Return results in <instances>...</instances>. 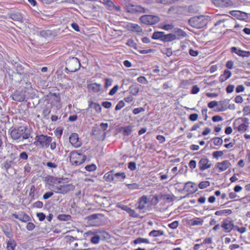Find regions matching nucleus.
Returning <instances> with one entry per match:
<instances>
[{"label": "nucleus", "instance_id": "f257e3e1", "mask_svg": "<svg viewBox=\"0 0 250 250\" xmlns=\"http://www.w3.org/2000/svg\"><path fill=\"white\" fill-rule=\"evenodd\" d=\"M30 135L31 129L27 125L15 127L10 131L11 138L17 142H23L28 139Z\"/></svg>", "mask_w": 250, "mask_h": 250}, {"label": "nucleus", "instance_id": "f03ea898", "mask_svg": "<svg viewBox=\"0 0 250 250\" xmlns=\"http://www.w3.org/2000/svg\"><path fill=\"white\" fill-rule=\"evenodd\" d=\"M174 196L170 194H160L155 195H150L149 197L146 195H143L139 199V203H147L149 200L151 202L157 203L160 201L171 202L173 201Z\"/></svg>", "mask_w": 250, "mask_h": 250}, {"label": "nucleus", "instance_id": "7ed1b4c3", "mask_svg": "<svg viewBox=\"0 0 250 250\" xmlns=\"http://www.w3.org/2000/svg\"><path fill=\"white\" fill-rule=\"evenodd\" d=\"M208 22V19L205 16L194 17L188 20L189 24L193 27L200 29L205 26Z\"/></svg>", "mask_w": 250, "mask_h": 250}, {"label": "nucleus", "instance_id": "20e7f679", "mask_svg": "<svg viewBox=\"0 0 250 250\" xmlns=\"http://www.w3.org/2000/svg\"><path fill=\"white\" fill-rule=\"evenodd\" d=\"M108 127L107 123H101L100 125H95L92 129V135L98 139L103 140L105 137L104 131Z\"/></svg>", "mask_w": 250, "mask_h": 250}, {"label": "nucleus", "instance_id": "39448f33", "mask_svg": "<svg viewBox=\"0 0 250 250\" xmlns=\"http://www.w3.org/2000/svg\"><path fill=\"white\" fill-rule=\"evenodd\" d=\"M125 11L132 15H138L142 13H145L147 9L140 5L133 4L128 3L125 5Z\"/></svg>", "mask_w": 250, "mask_h": 250}, {"label": "nucleus", "instance_id": "423d86ee", "mask_svg": "<svg viewBox=\"0 0 250 250\" xmlns=\"http://www.w3.org/2000/svg\"><path fill=\"white\" fill-rule=\"evenodd\" d=\"M81 63L78 59L76 57L69 58L66 61L65 70L68 72H74L77 71L80 67Z\"/></svg>", "mask_w": 250, "mask_h": 250}, {"label": "nucleus", "instance_id": "0eeeda50", "mask_svg": "<svg viewBox=\"0 0 250 250\" xmlns=\"http://www.w3.org/2000/svg\"><path fill=\"white\" fill-rule=\"evenodd\" d=\"M52 138L50 136L44 135H37L34 144L42 148L48 147L51 143Z\"/></svg>", "mask_w": 250, "mask_h": 250}, {"label": "nucleus", "instance_id": "6e6552de", "mask_svg": "<svg viewBox=\"0 0 250 250\" xmlns=\"http://www.w3.org/2000/svg\"><path fill=\"white\" fill-rule=\"evenodd\" d=\"M70 162L72 165L78 166L83 163L86 157L77 151H72L69 155Z\"/></svg>", "mask_w": 250, "mask_h": 250}, {"label": "nucleus", "instance_id": "1a4fd4ad", "mask_svg": "<svg viewBox=\"0 0 250 250\" xmlns=\"http://www.w3.org/2000/svg\"><path fill=\"white\" fill-rule=\"evenodd\" d=\"M141 22L146 25H154L160 21L158 16L152 15H145L142 16L139 19Z\"/></svg>", "mask_w": 250, "mask_h": 250}, {"label": "nucleus", "instance_id": "9d476101", "mask_svg": "<svg viewBox=\"0 0 250 250\" xmlns=\"http://www.w3.org/2000/svg\"><path fill=\"white\" fill-rule=\"evenodd\" d=\"M74 189V186L72 184H62L56 186L54 188V191L57 193L65 194Z\"/></svg>", "mask_w": 250, "mask_h": 250}, {"label": "nucleus", "instance_id": "9b49d317", "mask_svg": "<svg viewBox=\"0 0 250 250\" xmlns=\"http://www.w3.org/2000/svg\"><path fill=\"white\" fill-rule=\"evenodd\" d=\"M30 94L25 92L24 89L17 90L12 95V99L16 101L22 102L24 101L26 98L30 96Z\"/></svg>", "mask_w": 250, "mask_h": 250}, {"label": "nucleus", "instance_id": "f8f14e48", "mask_svg": "<svg viewBox=\"0 0 250 250\" xmlns=\"http://www.w3.org/2000/svg\"><path fill=\"white\" fill-rule=\"evenodd\" d=\"M221 227L224 231L226 233L230 232L233 229H235V227L233 221L229 218H227L224 220Z\"/></svg>", "mask_w": 250, "mask_h": 250}, {"label": "nucleus", "instance_id": "ddd939ff", "mask_svg": "<svg viewBox=\"0 0 250 250\" xmlns=\"http://www.w3.org/2000/svg\"><path fill=\"white\" fill-rule=\"evenodd\" d=\"M5 69H7V68L6 67ZM6 73L7 74L6 75V77L8 75L9 79L11 81H14L15 84L21 81L22 77L21 73L15 72L10 69H8V70H6Z\"/></svg>", "mask_w": 250, "mask_h": 250}, {"label": "nucleus", "instance_id": "4468645a", "mask_svg": "<svg viewBox=\"0 0 250 250\" xmlns=\"http://www.w3.org/2000/svg\"><path fill=\"white\" fill-rule=\"evenodd\" d=\"M198 166L201 171H203L209 168L211 164L209 163V160L206 157L201 158L198 162Z\"/></svg>", "mask_w": 250, "mask_h": 250}, {"label": "nucleus", "instance_id": "2eb2a0df", "mask_svg": "<svg viewBox=\"0 0 250 250\" xmlns=\"http://www.w3.org/2000/svg\"><path fill=\"white\" fill-rule=\"evenodd\" d=\"M70 144L75 147H79L81 146V142L79 140L78 134L76 133H72L69 138Z\"/></svg>", "mask_w": 250, "mask_h": 250}, {"label": "nucleus", "instance_id": "dca6fc26", "mask_svg": "<svg viewBox=\"0 0 250 250\" xmlns=\"http://www.w3.org/2000/svg\"><path fill=\"white\" fill-rule=\"evenodd\" d=\"M12 216L23 222H27L31 219L30 217L28 214L22 211L19 212L18 213H14Z\"/></svg>", "mask_w": 250, "mask_h": 250}, {"label": "nucleus", "instance_id": "f3484780", "mask_svg": "<svg viewBox=\"0 0 250 250\" xmlns=\"http://www.w3.org/2000/svg\"><path fill=\"white\" fill-rule=\"evenodd\" d=\"M231 166V164L229 160H224L221 162H218L216 164V168L219 170V172H222Z\"/></svg>", "mask_w": 250, "mask_h": 250}, {"label": "nucleus", "instance_id": "a211bd4d", "mask_svg": "<svg viewBox=\"0 0 250 250\" xmlns=\"http://www.w3.org/2000/svg\"><path fill=\"white\" fill-rule=\"evenodd\" d=\"M230 50L231 53H235L240 57H248L250 56V51L238 49L235 46L231 47Z\"/></svg>", "mask_w": 250, "mask_h": 250}, {"label": "nucleus", "instance_id": "6ab92c4d", "mask_svg": "<svg viewBox=\"0 0 250 250\" xmlns=\"http://www.w3.org/2000/svg\"><path fill=\"white\" fill-rule=\"evenodd\" d=\"M242 121L244 122L243 124H241L238 125L237 127V130L239 132H242L246 131L249 126V121L247 118H244L242 119Z\"/></svg>", "mask_w": 250, "mask_h": 250}, {"label": "nucleus", "instance_id": "aec40b11", "mask_svg": "<svg viewBox=\"0 0 250 250\" xmlns=\"http://www.w3.org/2000/svg\"><path fill=\"white\" fill-rule=\"evenodd\" d=\"M185 189L189 193H193L197 190V186L194 183L188 182L185 186Z\"/></svg>", "mask_w": 250, "mask_h": 250}, {"label": "nucleus", "instance_id": "412c9836", "mask_svg": "<svg viewBox=\"0 0 250 250\" xmlns=\"http://www.w3.org/2000/svg\"><path fill=\"white\" fill-rule=\"evenodd\" d=\"M128 29L131 32L140 33L143 32V29L140 26L137 24L130 23L127 25Z\"/></svg>", "mask_w": 250, "mask_h": 250}, {"label": "nucleus", "instance_id": "4be33fe9", "mask_svg": "<svg viewBox=\"0 0 250 250\" xmlns=\"http://www.w3.org/2000/svg\"><path fill=\"white\" fill-rule=\"evenodd\" d=\"M216 6L218 7H229L233 5L231 0H219L215 1Z\"/></svg>", "mask_w": 250, "mask_h": 250}, {"label": "nucleus", "instance_id": "5701e85b", "mask_svg": "<svg viewBox=\"0 0 250 250\" xmlns=\"http://www.w3.org/2000/svg\"><path fill=\"white\" fill-rule=\"evenodd\" d=\"M101 85L97 83H93L87 85V89L90 92L97 93L101 90Z\"/></svg>", "mask_w": 250, "mask_h": 250}, {"label": "nucleus", "instance_id": "b1692460", "mask_svg": "<svg viewBox=\"0 0 250 250\" xmlns=\"http://www.w3.org/2000/svg\"><path fill=\"white\" fill-rule=\"evenodd\" d=\"M9 16L10 19L15 21H21L23 19L21 14L19 12H12Z\"/></svg>", "mask_w": 250, "mask_h": 250}, {"label": "nucleus", "instance_id": "393cba45", "mask_svg": "<svg viewBox=\"0 0 250 250\" xmlns=\"http://www.w3.org/2000/svg\"><path fill=\"white\" fill-rule=\"evenodd\" d=\"M231 76V72L229 70H225L223 73L220 76L219 81L221 83L224 82L229 79Z\"/></svg>", "mask_w": 250, "mask_h": 250}, {"label": "nucleus", "instance_id": "a878e982", "mask_svg": "<svg viewBox=\"0 0 250 250\" xmlns=\"http://www.w3.org/2000/svg\"><path fill=\"white\" fill-rule=\"evenodd\" d=\"M140 90V88L137 84L131 85L128 89L129 93L132 96H136L138 94Z\"/></svg>", "mask_w": 250, "mask_h": 250}, {"label": "nucleus", "instance_id": "bb28decb", "mask_svg": "<svg viewBox=\"0 0 250 250\" xmlns=\"http://www.w3.org/2000/svg\"><path fill=\"white\" fill-rule=\"evenodd\" d=\"M173 35H175L176 40H180L187 36L186 33L181 29H178L175 30Z\"/></svg>", "mask_w": 250, "mask_h": 250}, {"label": "nucleus", "instance_id": "cd10ccee", "mask_svg": "<svg viewBox=\"0 0 250 250\" xmlns=\"http://www.w3.org/2000/svg\"><path fill=\"white\" fill-rule=\"evenodd\" d=\"M39 197V194L37 191L34 185H32L30 187L29 193V197L31 199H35Z\"/></svg>", "mask_w": 250, "mask_h": 250}, {"label": "nucleus", "instance_id": "c85d7f7f", "mask_svg": "<svg viewBox=\"0 0 250 250\" xmlns=\"http://www.w3.org/2000/svg\"><path fill=\"white\" fill-rule=\"evenodd\" d=\"M17 243L14 239H10L7 242L6 249L7 250H15Z\"/></svg>", "mask_w": 250, "mask_h": 250}, {"label": "nucleus", "instance_id": "c756f323", "mask_svg": "<svg viewBox=\"0 0 250 250\" xmlns=\"http://www.w3.org/2000/svg\"><path fill=\"white\" fill-rule=\"evenodd\" d=\"M176 40V38L175 35L173 34H165L163 36V38L162 39V41L164 42H170Z\"/></svg>", "mask_w": 250, "mask_h": 250}, {"label": "nucleus", "instance_id": "7c9ffc66", "mask_svg": "<svg viewBox=\"0 0 250 250\" xmlns=\"http://www.w3.org/2000/svg\"><path fill=\"white\" fill-rule=\"evenodd\" d=\"M164 232L161 230H153L149 233V236L151 237H158L163 235Z\"/></svg>", "mask_w": 250, "mask_h": 250}, {"label": "nucleus", "instance_id": "2f4dec72", "mask_svg": "<svg viewBox=\"0 0 250 250\" xmlns=\"http://www.w3.org/2000/svg\"><path fill=\"white\" fill-rule=\"evenodd\" d=\"M164 35V32H155L152 36V39L154 40H159L162 41L163 36Z\"/></svg>", "mask_w": 250, "mask_h": 250}, {"label": "nucleus", "instance_id": "473e14b6", "mask_svg": "<svg viewBox=\"0 0 250 250\" xmlns=\"http://www.w3.org/2000/svg\"><path fill=\"white\" fill-rule=\"evenodd\" d=\"M88 108L94 109L97 113H99L101 110V105L96 103L91 102L88 105Z\"/></svg>", "mask_w": 250, "mask_h": 250}, {"label": "nucleus", "instance_id": "72a5a7b5", "mask_svg": "<svg viewBox=\"0 0 250 250\" xmlns=\"http://www.w3.org/2000/svg\"><path fill=\"white\" fill-rule=\"evenodd\" d=\"M126 177L125 173V172H118L114 174V177L112 178L113 180L114 178H116L118 181H122Z\"/></svg>", "mask_w": 250, "mask_h": 250}, {"label": "nucleus", "instance_id": "f704fd0d", "mask_svg": "<svg viewBox=\"0 0 250 250\" xmlns=\"http://www.w3.org/2000/svg\"><path fill=\"white\" fill-rule=\"evenodd\" d=\"M25 85L24 87V90H25V92L28 93L30 95L33 93V89L32 88V86L31 83L30 82H26L25 83Z\"/></svg>", "mask_w": 250, "mask_h": 250}, {"label": "nucleus", "instance_id": "c9c22d12", "mask_svg": "<svg viewBox=\"0 0 250 250\" xmlns=\"http://www.w3.org/2000/svg\"><path fill=\"white\" fill-rule=\"evenodd\" d=\"M135 244H139L141 243L149 244L150 242L148 239L138 237L133 241Z\"/></svg>", "mask_w": 250, "mask_h": 250}, {"label": "nucleus", "instance_id": "e433bc0d", "mask_svg": "<svg viewBox=\"0 0 250 250\" xmlns=\"http://www.w3.org/2000/svg\"><path fill=\"white\" fill-rule=\"evenodd\" d=\"M213 144L215 146H221L223 143V141L221 137H216L212 139Z\"/></svg>", "mask_w": 250, "mask_h": 250}, {"label": "nucleus", "instance_id": "4c0bfd02", "mask_svg": "<svg viewBox=\"0 0 250 250\" xmlns=\"http://www.w3.org/2000/svg\"><path fill=\"white\" fill-rule=\"evenodd\" d=\"M110 10L120 12L121 10V7L119 5H115L113 2L110 1Z\"/></svg>", "mask_w": 250, "mask_h": 250}, {"label": "nucleus", "instance_id": "58836bf2", "mask_svg": "<svg viewBox=\"0 0 250 250\" xmlns=\"http://www.w3.org/2000/svg\"><path fill=\"white\" fill-rule=\"evenodd\" d=\"M203 220L200 218L191 220V225L192 226L202 225L203 224Z\"/></svg>", "mask_w": 250, "mask_h": 250}, {"label": "nucleus", "instance_id": "ea45409f", "mask_svg": "<svg viewBox=\"0 0 250 250\" xmlns=\"http://www.w3.org/2000/svg\"><path fill=\"white\" fill-rule=\"evenodd\" d=\"M132 131L131 127L130 126H127L123 128V134L124 136L129 135Z\"/></svg>", "mask_w": 250, "mask_h": 250}, {"label": "nucleus", "instance_id": "a19ab883", "mask_svg": "<svg viewBox=\"0 0 250 250\" xmlns=\"http://www.w3.org/2000/svg\"><path fill=\"white\" fill-rule=\"evenodd\" d=\"M58 219L61 221H68L71 219V216L69 215L60 214L58 216Z\"/></svg>", "mask_w": 250, "mask_h": 250}, {"label": "nucleus", "instance_id": "79ce46f5", "mask_svg": "<svg viewBox=\"0 0 250 250\" xmlns=\"http://www.w3.org/2000/svg\"><path fill=\"white\" fill-rule=\"evenodd\" d=\"M127 213L129 214V216L134 218H139V213H137L134 209H132L131 208L128 209Z\"/></svg>", "mask_w": 250, "mask_h": 250}, {"label": "nucleus", "instance_id": "37998d69", "mask_svg": "<svg viewBox=\"0 0 250 250\" xmlns=\"http://www.w3.org/2000/svg\"><path fill=\"white\" fill-rule=\"evenodd\" d=\"M210 183L208 181H202L200 183V184L198 185V187L200 189H204L205 188H207L209 186Z\"/></svg>", "mask_w": 250, "mask_h": 250}, {"label": "nucleus", "instance_id": "c03bdc74", "mask_svg": "<svg viewBox=\"0 0 250 250\" xmlns=\"http://www.w3.org/2000/svg\"><path fill=\"white\" fill-rule=\"evenodd\" d=\"M96 166L94 164L87 165L85 167V169L88 171H93L96 169Z\"/></svg>", "mask_w": 250, "mask_h": 250}, {"label": "nucleus", "instance_id": "a18cd8bd", "mask_svg": "<svg viewBox=\"0 0 250 250\" xmlns=\"http://www.w3.org/2000/svg\"><path fill=\"white\" fill-rule=\"evenodd\" d=\"M137 80L139 83H141L147 84L148 83V82L147 80V79H146V78L144 76L139 77L137 78Z\"/></svg>", "mask_w": 250, "mask_h": 250}, {"label": "nucleus", "instance_id": "49530a36", "mask_svg": "<svg viewBox=\"0 0 250 250\" xmlns=\"http://www.w3.org/2000/svg\"><path fill=\"white\" fill-rule=\"evenodd\" d=\"M125 105V104L124 102V101H120L117 104V105H116V106L115 107V110L116 111L120 110L121 108H122L123 107H124Z\"/></svg>", "mask_w": 250, "mask_h": 250}, {"label": "nucleus", "instance_id": "de8ad7c7", "mask_svg": "<svg viewBox=\"0 0 250 250\" xmlns=\"http://www.w3.org/2000/svg\"><path fill=\"white\" fill-rule=\"evenodd\" d=\"M126 44L128 46L133 47L134 48H135L137 45L136 43L132 39H129L126 43Z\"/></svg>", "mask_w": 250, "mask_h": 250}, {"label": "nucleus", "instance_id": "09e8293b", "mask_svg": "<svg viewBox=\"0 0 250 250\" xmlns=\"http://www.w3.org/2000/svg\"><path fill=\"white\" fill-rule=\"evenodd\" d=\"M126 186L130 189H136L139 188V185L136 183L127 184Z\"/></svg>", "mask_w": 250, "mask_h": 250}, {"label": "nucleus", "instance_id": "8fccbe9b", "mask_svg": "<svg viewBox=\"0 0 250 250\" xmlns=\"http://www.w3.org/2000/svg\"><path fill=\"white\" fill-rule=\"evenodd\" d=\"M196 161L194 160H191L188 163V167L190 169H193L196 167Z\"/></svg>", "mask_w": 250, "mask_h": 250}, {"label": "nucleus", "instance_id": "3c124183", "mask_svg": "<svg viewBox=\"0 0 250 250\" xmlns=\"http://www.w3.org/2000/svg\"><path fill=\"white\" fill-rule=\"evenodd\" d=\"M223 154L222 151H216L213 152L212 155L214 158H218L219 157H221Z\"/></svg>", "mask_w": 250, "mask_h": 250}, {"label": "nucleus", "instance_id": "603ef678", "mask_svg": "<svg viewBox=\"0 0 250 250\" xmlns=\"http://www.w3.org/2000/svg\"><path fill=\"white\" fill-rule=\"evenodd\" d=\"M19 157L20 159L22 160H26L28 158V154L26 152L24 151L21 152L20 154Z\"/></svg>", "mask_w": 250, "mask_h": 250}, {"label": "nucleus", "instance_id": "864d4df0", "mask_svg": "<svg viewBox=\"0 0 250 250\" xmlns=\"http://www.w3.org/2000/svg\"><path fill=\"white\" fill-rule=\"evenodd\" d=\"M144 111H145V109L143 107H137V108H135L133 109V113L134 115H137V114H138L142 112H143Z\"/></svg>", "mask_w": 250, "mask_h": 250}, {"label": "nucleus", "instance_id": "5fc2aeb1", "mask_svg": "<svg viewBox=\"0 0 250 250\" xmlns=\"http://www.w3.org/2000/svg\"><path fill=\"white\" fill-rule=\"evenodd\" d=\"M128 167L131 170H135L136 169V163L134 162H130L128 164Z\"/></svg>", "mask_w": 250, "mask_h": 250}, {"label": "nucleus", "instance_id": "6e6d98bb", "mask_svg": "<svg viewBox=\"0 0 250 250\" xmlns=\"http://www.w3.org/2000/svg\"><path fill=\"white\" fill-rule=\"evenodd\" d=\"M218 105V102L216 101H213L208 103V106L209 108H213Z\"/></svg>", "mask_w": 250, "mask_h": 250}, {"label": "nucleus", "instance_id": "4d7b16f0", "mask_svg": "<svg viewBox=\"0 0 250 250\" xmlns=\"http://www.w3.org/2000/svg\"><path fill=\"white\" fill-rule=\"evenodd\" d=\"M99 241L100 237L98 235H95L91 238V242L93 244H98Z\"/></svg>", "mask_w": 250, "mask_h": 250}, {"label": "nucleus", "instance_id": "13d9d810", "mask_svg": "<svg viewBox=\"0 0 250 250\" xmlns=\"http://www.w3.org/2000/svg\"><path fill=\"white\" fill-rule=\"evenodd\" d=\"M200 91V88L197 85H194L191 90V93L193 94H196L198 93Z\"/></svg>", "mask_w": 250, "mask_h": 250}, {"label": "nucleus", "instance_id": "bf43d9fd", "mask_svg": "<svg viewBox=\"0 0 250 250\" xmlns=\"http://www.w3.org/2000/svg\"><path fill=\"white\" fill-rule=\"evenodd\" d=\"M137 208L139 209L140 212L141 213L145 212L147 210L146 207H145L144 204H139Z\"/></svg>", "mask_w": 250, "mask_h": 250}, {"label": "nucleus", "instance_id": "052dcab7", "mask_svg": "<svg viewBox=\"0 0 250 250\" xmlns=\"http://www.w3.org/2000/svg\"><path fill=\"white\" fill-rule=\"evenodd\" d=\"M234 102L237 104H241L243 102V99L241 95H237L234 98Z\"/></svg>", "mask_w": 250, "mask_h": 250}, {"label": "nucleus", "instance_id": "680f3d73", "mask_svg": "<svg viewBox=\"0 0 250 250\" xmlns=\"http://www.w3.org/2000/svg\"><path fill=\"white\" fill-rule=\"evenodd\" d=\"M37 216L38 217L39 220L40 221H43L45 219V217H46L45 215L43 213H42V212L37 213Z\"/></svg>", "mask_w": 250, "mask_h": 250}, {"label": "nucleus", "instance_id": "e2e57ef3", "mask_svg": "<svg viewBox=\"0 0 250 250\" xmlns=\"http://www.w3.org/2000/svg\"><path fill=\"white\" fill-rule=\"evenodd\" d=\"M35 228V225L33 223L29 222L26 225V229L29 231L33 230Z\"/></svg>", "mask_w": 250, "mask_h": 250}, {"label": "nucleus", "instance_id": "0e129e2a", "mask_svg": "<svg viewBox=\"0 0 250 250\" xmlns=\"http://www.w3.org/2000/svg\"><path fill=\"white\" fill-rule=\"evenodd\" d=\"M234 86L232 84H229L226 87V91L228 93H230L234 90Z\"/></svg>", "mask_w": 250, "mask_h": 250}, {"label": "nucleus", "instance_id": "69168bd1", "mask_svg": "<svg viewBox=\"0 0 250 250\" xmlns=\"http://www.w3.org/2000/svg\"><path fill=\"white\" fill-rule=\"evenodd\" d=\"M178 226V222L176 221L172 222L171 223L168 224V227L172 229H176Z\"/></svg>", "mask_w": 250, "mask_h": 250}, {"label": "nucleus", "instance_id": "338daca9", "mask_svg": "<svg viewBox=\"0 0 250 250\" xmlns=\"http://www.w3.org/2000/svg\"><path fill=\"white\" fill-rule=\"evenodd\" d=\"M198 115L196 113H193L190 115L189 119L191 121H195L197 120Z\"/></svg>", "mask_w": 250, "mask_h": 250}, {"label": "nucleus", "instance_id": "774afa93", "mask_svg": "<svg viewBox=\"0 0 250 250\" xmlns=\"http://www.w3.org/2000/svg\"><path fill=\"white\" fill-rule=\"evenodd\" d=\"M119 86L118 85H115L111 90H110V95H114L119 89Z\"/></svg>", "mask_w": 250, "mask_h": 250}]
</instances>
